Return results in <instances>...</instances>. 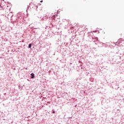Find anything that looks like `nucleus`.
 <instances>
[{
	"mask_svg": "<svg viewBox=\"0 0 124 124\" xmlns=\"http://www.w3.org/2000/svg\"><path fill=\"white\" fill-rule=\"evenodd\" d=\"M31 78L32 79H33V78H34V74H33V73H32L31 74Z\"/></svg>",
	"mask_w": 124,
	"mask_h": 124,
	"instance_id": "1",
	"label": "nucleus"
},
{
	"mask_svg": "<svg viewBox=\"0 0 124 124\" xmlns=\"http://www.w3.org/2000/svg\"><path fill=\"white\" fill-rule=\"evenodd\" d=\"M31 44H30L29 45V48H31Z\"/></svg>",
	"mask_w": 124,
	"mask_h": 124,
	"instance_id": "2",
	"label": "nucleus"
},
{
	"mask_svg": "<svg viewBox=\"0 0 124 124\" xmlns=\"http://www.w3.org/2000/svg\"><path fill=\"white\" fill-rule=\"evenodd\" d=\"M118 42H119V43H121V40H120V39L118 40Z\"/></svg>",
	"mask_w": 124,
	"mask_h": 124,
	"instance_id": "3",
	"label": "nucleus"
},
{
	"mask_svg": "<svg viewBox=\"0 0 124 124\" xmlns=\"http://www.w3.org/2000/svg\"><path fill=\"white\" fill-rule=\"evenodd\" d=\"M40 2H43V0H41Z\"/></svg>",
	"mask_w": 124,
	"mask_h": 124,
	"instance_id": "4",
	"label": "nucleus"
},
{
	"mask_svg": "<svg viewBox=\"0 0 124 124\" xmlns=\"http://www.w3.org/2000/svg\"><path fill=\"white\" fill-rule=\"evenodd\" d=\"M53 114H55V111H53Z\"/></svg>",
	"mask_w": 124,
	"mask_h": 124,
	"instance_id": "5",
	"label": "nucleus"
}]
</instances>
